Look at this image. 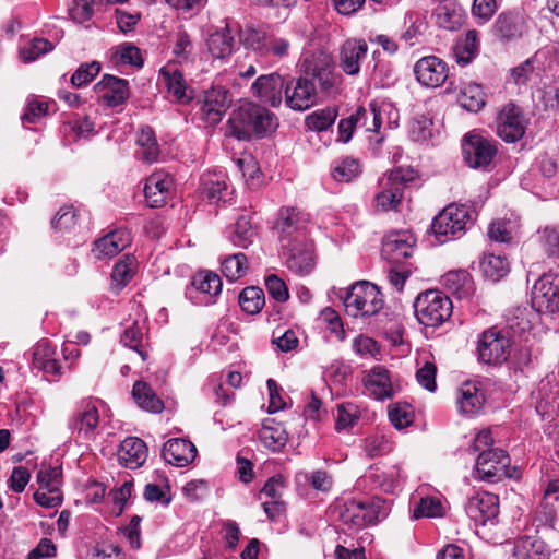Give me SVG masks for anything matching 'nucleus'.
<instances>
[{"instance_id": "f257e3e1", "label": "nucleus", "mask_w": 559, "mask_h": 559, "mask_svg": "<svg viewBox=\"0 0 559 559\" xmlns=\"http://www.w3.org/2000/svg\"><path fill=\"white\" fill-rule=\"evenodd\" d=\"M275 117L266 108L247 103L234 110L226 127V135L238 140L262 138L275 127Z\"/></svg>"}, {"instance_id": "f03ea898", "label": "nucleus", "mask_w": 559, "mask_h": 559, "mask_svg": "<svg viewBox=\"0 0 559 559\" xmlns=\"http://www.w3.org/2000/svg\"><path fill=\"white\" fill-rule=\"evenodd\" d=\"M413 307L418 322L430 328H437L448 321L453 310L451 299L438 289L420 293Z\"/></svg>"}, {"instance_id": "7ed1b4c3", "label": "nucleus", "mask_w": 559, "mask_h": 559, "mask_svg": "<svg viewBox=\"0 0 559 559\" xmlns=\"http://www.w3.org/2000/svg\"><path fill=\"white\" fill-rule=\"evenodd\" d=\"M343 304L348 316L364 318L377 314L383 308V298L376 285L362 281L350 286Z\"/></svg>"}, {"instance_id": "20e7f679", "label": "nucleus", "mask_w": 559, "mask_h": 559, "mask_svg": "<svg viewBox=\"0 0 559 559\" xmlns=\"http://www.w3.org/2000/svg\"><path fill=\"white\" fill-rule=\"evenodd\" d=\"M472 210L464 204H449L435 218L432 233L440 242L460 238L472 223Z\"/></svg>"}, {"instance_id": "39448f33", "label": "nucleus", "mask_w": 559, "mask_h": 559, "mask_svg": "<svg viewBox=\"0 0 559 559\" xmlns=\"http://www.w3.org/2000/svg\"><path fill=\"white\" fill-rule=\"evenodd\" d=\"M416 178L414 169L399 167L391 170L382 180V189L374 197V206L378 211H397L404 197L406 186Z\"/></svg>"}, {"instance_id": "423d86ee", "label": "nucleus", "mask_w": 559, "mask_h": 559, "mask_svg": "<svg viewBox=\"0 0 559 559\" xmlns=\"http://www.w3.org/2000/svg\"><path fill=\"white\" fill-rule=\"evenodd\" d=\"M340 521L353 528H360L377 523L388 515L386 508L380 499L370 501L348 500L336 507Z\"/></svg>"}, {"instance_id": "0eeeda50", "label": "nucleus", "mask_w": 559, "mask_h": 559, "mask_svg": "<svg viewBox=\"0 0 559 559\" xmlns=\"http://www.w3.org/2000/svg\"><path fill=\"white\" fill-rule=\"evenodd\" d=\"M281 247L289 270L300 275L308 274L312 270L313 248L306 234L296 235L294 240L284 241Z\"/></svg>"}, {"instance_id": "6e6552de", "label": "nucleus", "mask_w": 559, "mask_h": 559, "mask_svg": "<svg viewBox=\"0 0 559 559\" xmlns=\"http://www.w3.org/2000/svg\"><path fill=\"white\" fill-rule=\"evenodd\" d=\"M532 306L538 312L559 311V274H544L532 289Z\"/></svg>"}, {"instance_id": "1a4fd4ad", "label": "nucleus", "mask_w": 559, "mask_h": 559, "mask_svg": "<svg viewBox=\"0 0 559 559\" xmlns=\"http://www.w3.org/2000/svg\"><path fill=\"white\" fill-rule=\"evenodd\" d=\"M510 340L501 331L489 329L478 340L479 359L488 365L504 362L510 355Z\"/></svg>"}, {"instance_id": "9d476101", "label": "nucleus", "mask_w": 559, "mask_h": 559, "mask_svg": "<svg viewBox=\"0 0 559 559\" xmlns=\"http://www.w3.org/2000/svg\"><path fill=\"white\" fill-rule=\"evenodd\" d=\"M510 459L501 449L483 450L475 464L474 476L480 480H493L507 474Z\"/></svg>"}, {"instance_id": "9b49d317", "label": "nucleus", "mask_w": 559, "mask_h": 559, "mask_svg": "<svg viewBox=\"0 0 559 559\" xmlns=\"http://www.w3.org/2000/svg\"><path fill=\"white\" fill-rule=\"evenodd\" d=\"M357 126L365 127L367 131L377 132L381 127V114L379 108L374 104H370L369 110L364 107H358L347 119L341 120L338 124V140L343 143H347L352 139L353 132Z\"/></svg>"}, {"instance_id": "f8f14e48", "label": "nucleus", "mask_w": 559, "mask_h": 559, "mask_svg": "<svg viewBox=\"0 0 559 559\" xmlns=\"http://www.w3.org/2000/svg\"><path fill=\"white\" fill-rule=\"evenodd\" d=\"M463 153L465 160L472 168L488 166L497 153L493 143L477 133H468L464 138Z\"/></svg>"}, {"instance_id": "ddd939ff", "label": "nucleus", "mask_w": 559, "mask_h": 559, "mask_svg": "<svg viewBox=\"0 0 559 559\" xmlns=\"http://www.w3.org/2000/svg\"><path fill=\"white\" fill-rule=\"evenodd\" d=\"M231 104L229 91L221 85H212L204 92L201 102L202 118L210 124L218 123Z\"/></svg>"}, {"instance_id": "4468645a", "label": "nucleus", "mask_w": 559, "mask_h": 559, "mask_svg": "<svg viewBox=\"0 0 559 559\" xmlns=\"http://www.w3.org/2000/svg\"><path fill=\"white\" fill-rule=\"evenodd\" d=\"M526 129V121L520 107L514 104L506 105L497 118V134L506 142H516Z\"/></svg>"}, {"instance_id": "2eb2a0df", "label": "nucleus", "mask_w": 559, "mask_h": 559, "mask_svg": "<svg viewBox=\"0 0 559 559\" xmlns=\"http://www.w3.org/2000/svg\"><path fill=\"white\" fill-rule=\"evenodd\" d=\"M245 46L253 49L260 56L285 57L288 53L290 44L288 39L267 35L264 32L249 29L243 39Z\"/></svg>"}, {"instance_id": "dca6fc26", "label": "nucleus", "mask_w": 559, "mask_h": 559, "mask_svg": "<svg viewBox=\"0 0 559 559\" xmlns=\"http://www.w3.org/2000/svg\"><path fill=\"white\" fill-rule=\"evenodd\" d=\"M316 83L309 78H298L285 86V103L294 109L304 111L317 103Z\"/></svg>"}, {"instance_id": "f3484780", "label": "nucleus", "mask_w": 559, "mask_h": 559, "mask_svg": "<svg viewBox=\"0 0 559 559\" xmlns=\"http://www.w3.org/2000/svg\"><path fill=\"white\" fill-rule=\"evenodd\" d=\"M417 81L427 87H439L449 75L448 64L436 56L420 58L414 67Z\"/></svg>"}, {"instance_id": "a211bd4d", "label": "nucleus", "mask_w": 559, "mask_h": 559, "mask_svg": "<svg viewBox=\"0 0 559 559\" xmlns=\"http://www.w3.org/2000/svg\"><path fill=\"white\" fill-rule=\"evenodd\" d=\"M415 242L414 235L407 230L390 233L383 240L382 254L392 264L402 263L412 257Z\"/></svg>"}, {"instance_id": "6ab92c4d", "label": "nucleus", "mask_w": 559, "mask_h": 559, "mask_svg": "<svg viewBox=\"0 0 559 559\" xmlns=\"http://www.w3.org/2000/svg\"><path fill=\"white\" fill-rule=\"evenodd\" d=\"M465 512L475 523L485 525L498 516L499 498L487 491L478 492L468 499Z\"/></svg>"}, {"instance_id": "aec40b11", "label": "nucleus", "mask_w": 559, "mask_h": 559, "mask_svg": "<svg viewBox=\"0 0 559 559\" xmlns=\"http://www.w3.org/2000/svg\"><path fill=\"white\" fill-rule=\"evenodd\" d=\"M94 90L98 98L109 107L119 106L129 97L128 81L110 74H105L102 80L94 85Z\"/></svg>"}, {"instance_id": "412c9836", "label": "nucleus", "mask_w": 559, "mask_h": 559, "mask_svg": "<svg viewBox=\"0 0 559 559\" xmlns=\"http://www.w3.org/2000/svg\"><path fill=\"white\" fill-rule=\"evenodd\" d=\"M485 402L484 385L479 381H466L457 389L456 405L463 415H476L483 409Z\"/></svg>"}, {"instance_id": "4be33fe9", "label": "nucleus", "mask_w": 559, "mask_h": 559, "mask_svg": "<svg viewBox=\"0 0 559 559\" xmlns=\"http://www.w3.org/2000/svg\"><path fill=\"white\" fill-rule=\"evenodd\" d=\"M307 222L308 216L297 207L288 206L281 209L275 224L280 242L294 240L296 235L306 234L304 228Z\"/></svg>"}, {"instance_id": "5701e85b", "label": "nucleus", "mask_w": 559, "mask_h": 559, "mask_svg": "<svg viewBox=\"0 0 559 559\" xmlns=\"http://www.w3.org/2000/svg\"><path fill=\"white\" fill-rule=\"evenodd\" d=\"M159 80L174 100L188 104L192 99V91L188 88L183 74L175 62H168L159 70Z\"/></svg>"}, {"instance_id": "b1692460", "label": "nucleus", "mask_w": 559, "mask_h": 559, "mask_svg": "<svg viewBox=\"0 0 559 559\" xmlns=\"http://www.w3.org/2000/svg\"><path fill=\"white\" fill-rule=\"evenodd\" d=\"M362 383L369 395L376 400L391 399L395 394L390 372L383 366H376L365 371Z\"/></svg>"}, {"instance_id": "393cba45", "label": "nucleus", "mask_w": 559, "mask_h": 559, "mask_svg": "<svg viewBox=\"0 0 559 559\" xmlns=\"http://www.w3.org/2000/svg\"><path fill=\"white\" fill-rule=\"evenodd\" d=\"M368 45L364 39L349 38L340 47V67L348 75H358L366 59Z\"/></svg>"}, {"instance_id": "a878e982", "label": "nucleus", "mask_w": 559, "mask_h": 559, "mask_svg": "<svg viewBox=\"0 0 559 559\" xmlns=\"http://www.w3.org/2000/svg\"><path fill=\"white\" fill-rule=\"evenodd\" d=\"M99 424L98 409L95 405L87 403L78 411L69 420V428L75 441L90 439Z\"/></svg>"}, {"instance_id": "bb28decb", "label": "nucleus", "mask_w": 559, "mask_h": 559, "mask_svg": "<svg viewBox=\"0 0 559 559\" xmlns=\"http://www.w3.org/2000/svg\"><path fill=\"white\" fill-rule=\"evenodd\" d=\"M285 88L284 79L277 73H271L259 76L252 84L253 94L261 102L277 107L281 105L283 90Z\"/></svg>"}, {"instance_id": "cd10ccee", "label": "nucleus", "mask_w": 559, "mask_h": 559, "mask_svg": "<svg viewBox=\"0 0 559 559\" xmlns=\"http://www.w3.org/2000/svg\"><path fill=\"white\" fill-rule=\"evenodd\" d=\"M119 463L130 469L141 467L147 459L146 443L136 437L126 438L118 449Z\"/></svg>"}, {"instance_id": "c85d7f7f", "label": "nucleus", "mask_w": 559, "mask_h": 559, "mask_svg": "<svg viewBox=\"0 0 559 559\" xmlns=\"http://www.w3.org/2000/svg\"><path fill=\"white\" fill-rule=\"evenodd\" d=\"M162 454L167 463L178 467H183L194 460L197 455V448L189 440L175 438L168 440L164 444Z\"/></svg>"}, {"instance_id": "c756f323", "label": "nucleus", "mask_w": 559, "mask_h": 559, "mask_svg": "<svg viewBox=\"0 0 559 559\" xmlns=\"http://www.w3.org/2000/svg\"><path fill=\"white\" fill-rule=\"evenodd\" d=\"M432 15L438 26L447 31H455L464 24V10L455 0L440 1Z\"/></svg>"}, {"instance_id": "7c9ffc66", "label": "nucleus", "mask_w": 559, "mask_h": 559, "mask_svg": "<svg viewBox=\"0 0 559 559\" xmlns=\"http://www.w3.org/2000/svg\"><path fill=\"white\" fill-rule=\"evenodd\" d=\"M131 242L128 230H115L94 242L93 252L97 259L111 258L127 248Z\"/></svg>"}, {"instance_id": "2f4dec72", "label": "nucleus", "mask_w": 559, "mask_h": 559, "mask_svg": "<svg viewBox=\"0 0 559 559\" xmlns=\"http://www.w3.org/2000/svg\"><path fill=\"white\" fill-rule=\"evenodd\" d=\"M171 183L170 177L163 173H154L146 179L144 194L150 206L158 207L165 203Z\"/></svg>"}, {"instance_id": "473e14b6", "label": "nucleus", "mask_w": 559, "mask_h": 559, "mask_svg": "<svg viewBox=\"0 0 559 559\" xmlns=\"http://www.w3.org/2000/svg\"><path fill=\"white\" fill-rule=\"evenodd\" d=\"M55 348L46 341L37 343L33 348L32 367L47 376L60 373V365L55 358Z\"/></svg>"}, {"instance_id": "72a5a7b5", "label": "nucleus", "mask_w": 559, "mask_h": 559, "mask_svg": "<svg viewBox=\"0 0 559 559\" xmlns=\"http://www.w3.org/2000/svg\"><path fill=\"white\" fill-rule=\"evenodd\" d=\"M442 286L459 298H468L474 293V282L465 270L449 271L442 276Z\"/></svg>"}, {"instance_id": "f704fd0d", "label": "nucleus", "mask_w": 559, "mask_h": 559, "mask_svg": "<svg viewBox=\"0 0 559 559\" xmlns=\"http://www.w3.org/2000/svg\"><path fill=\"white\" fill-rule=\"evenodd\" d=\"M515 559H549V549L537 536H523L515 542Z\"/></svg>"}, {"instance_id": "c9c22d12", "label": "nucleus", "mask_w": 559, "mask_h": 559, "mask_svg": "<svg viewBox=\"0 0 559 559\" xmlns=\"http://www.w3.org/2000/svg\"><path fill=\"white\" fill-rule=\"evenodd\" d=\"M132 395L139 407L151 413H162L165 408L164 402L144 381H136L132 389Z\"/></svg>"}, {"instance_id": "e433bc0d", "label": "nucleus", "mask_w": 559, "mask_h": 559, "mask_svg": "<svg viewBox=\"0 0 559 559\" xmlns=\"http://www.w3.org/2000/svg\"><path fill=\"white\" fill-rule=\"evenodd\" d=\"M478 48V33L475 29L466 32L453 47L455 61L462 67L468 64L477 56Z\"/></svg>"}, {"instance_id": "4c0bfd02", "label": "nucleus", "mask_w": 559, "mask_h": 559, "mask_svg": "<svg viewBox=\"0 0 559 559\" xmlns=\"http://www.w3.org/2000/svg\"><path fill=\"white\" fill-rule=\"evenodd\" d=\"M235 39L230 34L228 26L210 34L207 38V49L213 58L225 59L234 50Z\"/></svg>"}, {"instance_id": "58836bf2", "label": "nucleus", "mask_w": 559, "mask_h": 559, "mask_svg": "<svg viewBox=\"0 0 559 559\" xmlns=\"http://www.w3.org/2000/svg\"><path fill=\"white\" fill-rule=\"evenodd\" d=\"M136 142L139 145V150L136 151L139 159L148 164L157 160L159 156V146L152 128H142L139 132Z\"/></svg>"}, {"instance_id": "ea45409f", "label": "nucleus", "mask_w": 559, "mask_h": 559, "mask_svg": "<svg viewBox=\"0 0 559 559\" xmlns=\"http://www.w3.org/2000/svg\"><path fill=\"white\" fill-rule=\"evenodd\" d=\"M485 97L480 85L466 83L460 90L457 102L466 110L477 112L485 106Z\"/></svg>"}, {"instance_id": "a19ab883", "label": "nucleus", "mask_w": 559, "mask_h": 559, "mask_svg": "<svg viewBox=\"0 0 559 559\" xmlns=\"http://www.w3.org/2000/svg\"><path fill=\"white\" fill-rule=\"evenodd\" d=\"M480 270L487 278L497 282L508 274L509 262L504 255L484 253L480 260Z\"/></svg>"}, {"instance_id": "79ce46f5", "label": "nucleus", "mask_w": 559, "mask_h": 559, "mask_svg": "<svg viewBox=\"0 0 559 559\" xmlns=\"http://www.w3.org/2000/svg\"><path fill=\"white\" fill-rule=\"evenodd\" d=\"M259 438L265 448L273 452L280 451L287 441V433L281 424H263Z\"/></svg>"}, {"instance_id": "37998d69", "label": "nucleus", "mask_w": 559, "mask_h": 559, "mask_svg": "<svg viewBox=\"0 0 559 559\" xmlns=\"http://www.w3.org/2000/svg\"><path fill=\"white\" fill-rule=\"evenodd\" d=\"M523 19L518 13H502L496 21L497 34L504 39L515 38L521 34Z\"/></svg>"}, {"instance_id": "c03bdc74", "label": "nucleus", "mask_w": 559, "mask_h": 559, "mask_svg": "<svg viewBox=\"0 0 559 559\" xmlns=\"http://www.w3.org/2000/svg\"><path fill=\"white\" fill-rule=\"evenodd\" d=\"M145 324H140L138 321L133 322L130 326L126 328L121 335V343L133 350H135L145 360L147 358V352L143 347V335Z\"/></svg>"}, {"instance_id": "a18cd8bd", "label": "nucleus", "mask_w": 559, "mask_h": 559, "mask_svg": "<svg viewBox=\"0 0 559 559\" xmlns=\"http://www.w3.org/2000/svg\"><path fill=\"white\" fill-rule=\"evenodd\" d=\"M247 270V257L241 252L231 254L222 262V273L230 282L237 281L245 276Z\"/></svg>"}, {"instance_id": "49530a36", "label": "nucleus", "mask_w": 559, "mask_h": 559, "mask_svg": "<svg viewBox=\"0 0 559 559\" xmlns=\"http://www.w3.org/2000/svg\"><path fill=\"white\" fill-rule=\"evenodd\" d=\"M239 305L247 313H258L264 305L263 290L253 286L246 287L239 295Z\"/></svg>"}, {"instance_id": "de8ad7c7", "label": "nucleus", "mask_w": 559, "mask_h": 559, "mask_svg": "<svg viewBox=\"0 0 559 559\" xmlns=\"http://www.w3.org/2000/svg\"><path fill=\"white\" fill-rule=\"evenodd\" d=\"M192 285L201 293L211 297L217 296L222 290L221 277L212 272H199L192 280Z\"/></svg>"}, {"instance_id": "09e8293b", "label": "nucleus", "mask_w": 559, "mask_h": 559, "mask_svg": "<svg viewBox=\"0 0 559 559\" xmlns=\"http://www.w3.org/2000/svg\"><path fill=\"white\" fill-rule=\"evenodd\" d=\"M445 509L440 499L435 497L421 498L419 503L413 510V518H441Z\"/></svg>"}, {"instance_id": "8fccbe9b", "label": "nucleus", "mask_w": 559, "mask_h": 559, "mask_svg": "<svg viewBox=\"0 0 559 559\" xmlns=\"http://www.w3.org/2000/svg\"><path fill=\"white\" fill-rule=\"evenodd\" d=\"M337 117L334 108H324L317 110L306 118V124L309 129L316 131H324L331 127Z\"/></svg>"}, {"instance_id": "3c124183", "label": "nucleus", "mask_w": 559, "mask_h": 559, "mask_svg": "<svg viewBox=\"0 0 559 559\" xmlns=\"http://www.w3.org/2000/svg\"><path fill=\"white\" fill-rule=\"evenodd\" d=\"M52 49L53 46L49 40L45 38H34L21 49L20 56L24 62H32Z\"/></svg>"}, {"instance_id": "603ef678", "label": "nucleus", "mask_w": 559, "mask_h": 559, "mask_svg": "<svg viewBox=\"0 0 559 559\" xmlns=\"http://www.w3.org/2000/svg\"><path fill=\"white\" fill-rule=\"evenodd\" d=\"M203 191L211 201L224 199L223 192L226 191L227 185L223 174L202 179Z\"/></svg>"}, {"instance_id": "864d4df0", "label": "nucleus", "mask_w": 559, "mask_h": 559, "mask_svg": "<svg viewBox=\"0 0 559 559\" xmlns=\"http://www.w3.org/2000/svg\"><path fill=\"white\" fill-rule=\"evenodd\" d=\"M100 72V63L92 61L90 63L81 64L71 76V84L75 87H82L90 82Z\"/></svg>"}, {"instance_id": "5fc2aeb1", "label": "nucleus", "mask_w": 559, "mask_h": 559, "mask_svg": "<svg viewBox=\"0 0 559 559\" xmlns=\"http://www.w3.org/2000/svg\"><path fill=\"white\" fill-rule=\"evenodd\" d=\"M135 260L133 257L123 255L115 265L111 278L118 285H126L133 276Z\"/></svg>"}, {"instance_id": "6e6d98bb", "label": "nucleus", "mask_w": 559, "mask_h": 559, "mask_svg": "<svg viewBox=\"0 0 559 559\" xmlns=\"http://www.w3.org/2000/svg\"><path fill=\"white\" fill-rule=\"evenodd\" d=\"M360 173V166L357 159L345 158L333 169V177L337 181L349 182Z\"/></svg>"}, {"instance_id": "4d7b16f0", "label": "nucleus", "mask_w": 559, "mask_h": 559, "mask_svg": "<svg viewBox=\"0 0 559 559\" xmlns=\"http://www.w3.org/2000/svg\"><path fill=\"white\" fill-rule=\"evenodd\" d=\"M37 481L41 490H59L61 486V471L58 467H46L39 469Z\"/></svg>"}, {"instance_id": "13d9d810", "label": "nucleus", "mask_w": 559, "mask_h": 559, "mask_svg": "<svg viewBox=\"0 0 559 559\" xmlns=\"http://www.w3.org/2000/svg\"><path fill=\"white\" fill-rule=\"evenodd\" d=\"M115 58L121 63H128L138 68L143 66L140 49L132 44L120 45L115 52Z\"/></svg>"}, {"instance_id": "bf43d9fd", "label": "nucleus", "mask_w": 559, "mask_h": 559, "mask_svg": "<svg viewBox=\"0 0 559 559\" xmlns=\"http://www.w3.org/2000/svg\"><path fill=\"white\" fill-rule=\"evenodd\" d=\"M253 235L250 222L246 217H240L235 224L231 240L235 246L247 248L252 242Z\"/></svg>"}, {"instance_id": "052dcab7", "label": "nucleus", "mask_w": 559, "mask_h": 559, "mask_svg": "<svg viewBox=\"0 0 559 559\" xmlns=\"http://www.w3.org/2000/svg\"><path fill=\"white\" fill-rule=\"evenodd\" d=\"M306 480L317 491H331L334 480L330 473L323 469H317L306 475Z\"/></svg>"}, {"instance_id": "680f3d73", "label": "nucleus", "mask_w": 559, "mask_h": 559, "mask_svg": "<svg viewBox=\"0 0 559 559\" xmlns=\"http://www.w3.org/2000/svg\"><path fill=\"white\" fill-rule=\"evenodd\" d=\"M488 236L497 242H509L512 239L511 223L506 219L493 221L489 225Z\"/></svg>"}, {"instance_id": "e2e57ef3", "label": "nucleus", "mask_w": 559, "mask_h": 559, "mask_svg": "<svg viewBox=\"0 0 559 559\" xmlns=\"http://www.w3.org/2000/svg\"><path fill=\"white\" fill-rule=\"evenodd\" d=\"M358 419L357 407L353 404L338 405L336 414V429L343 430L354 426Z\"/></svg>"}, {"instance_id": "0e129e2a", "label": "nucleus", "mask_w": 559, "mask_h": 559, "mask_svg": "<svg viewBox=\"0 0 559 559\" xmlns=\"http://www.w3.org/2000/svg\"><path fill=\"white\" fill-rule=\"evenodd\" d=\"M76 223V213L72 206H62L51 221V227L56 230H67Z\"/></svg>"}, {"instance_id": "69168bd1", "label": "nucleus", "mask_w": 559, "mask_h": 559, "mask_svg": "<svg viewBox=\"0 0 559 559\" xmlns=\"http://www.w3.org/2000/svg\"><path fill=\"white\" fill-rule=\"evenodd\" d=\"M437 367L433 362L426 361L416 372V379L418 383L428 390L435 392L437 388L436 383Z\"/></svg>"}, {"instance_id": "338daca9", "label": "nucleus", "mask_w": 559, "mask_h": 559, "mask_svg": "<svg viewBox=\"0 0 559 559\" xmlns=\"http://www.w3.org/2000/svg\"><path fill=\"white\" fill-rule=\"evenodd\" d=\"M265 286L269 294L276 301L284 302L288 299L289 294L285 282L277 277L275 274L269 275L265 278Z\"/></svg>"}, {"instance_id": "774afa93", "label": "nucleus", "mask_w": 559, "mask_h": 559, "mask_svg": "<svg viewBox=\"0 0 559 559\" xmlns=\"http://www.w3.org/2000/svg\"><path fill=\"white\" fill-rule=\"evenodd\" d=\"M540 237L547 253L559 257V226H546Z\"/></svg>"}]
</instances>
